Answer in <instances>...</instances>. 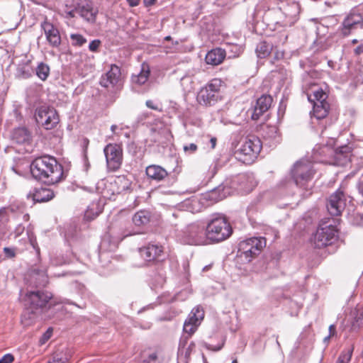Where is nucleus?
I'll list each match as a JSON object with an SVG mask.
<instances>
[{"label": "nucleus", "mask_w": 363, "mask_h": 363, "mask_svg": "<svg viewBox=\"0 0 363 363\" xmlns=\"http://www.w3.org/2000/svg\"><path fill=\"white\" fill-rule=\"evenodd\" d=\"M32 177L45 184L53 185L63 179V167L50 155L35 158L30 164Z\"/></svg>", "instance_id": "f257e3e1"}, {"label": "nucleus", "mask_w": 363, "mask_h": 363, "mask_svg": "<svg viewBox=\"0 0 363 363\" xmlns=\"http://www.w3.org/2000/svg\"><path fill=\"white\" fill-rule=\"evenodd\" d=\"M52 297V294L48 291H35L27 293L24 296V318L28 315L29 319H33Z\"/></svg>", "instance_id": "f03ea898"}, {"label": "nucleus", "mask_w": 363, "mask_h": 363, "mask_svg": "<svg viewBox=\"0 0 363 363\" xmlns=\"http://www.w3.org/2000/svg\"><path fill=\"white\" fill-rule=\"evenodd\" d=\"M233 229L224 216L212 218L206 226V236L213 242H221L230 236Z\"/></svg>", "instance_id": "7ed1b4c3"}, {"label": "nucleus", "mask_w": 363, "mask_h": 363, "mask_svg": "<svg viewBox=\"0 0 363 363\" xmlns=\"http://www.w3.org/2000/svg\"><path fill=\"white\" fill-rule=\"evenodd\" d=\"M291 174L297 186L306 188L307 183L313 178L315 169L312 162L306 160H301L294 164Z\"/></svg>", "instance_id": "20e7f679"}, {"label": "nucleus", "mask_w": 363, "mask_h": 363, "mask_svg": "<svg viewBox=\"0 0 363 363\" xmlns=\"http://www.w3.org/2000/svg\"><path fill=\"white\" fill-rule=\"evenodd\" d=\"M261 150L262 143L259 138L255 135H248L237 150L236 154L239 160L244 163H250L257 158Z\"/></svg>", "instance_id": "39448f33"}, {"label": "nucleus", "mask_w": 363, "mask_h": 363, "mask_svg": "<svg viewBox=\"0 0 363 363\" xmlns=\"http://www.w3.org/2000/svg\"><path fill=\"white\" fill-rule=\"evenodd\" d=\"M222 82L219 79H211L201 88L197 96L198 102L203 106H212L220 99Z\"/></svg>", "instance_id": "423d86ee"}, {"label": "nucleus", "mask_w": 363, "mask_h": 363, "mask_svg": "<svg viewBox=\"0 0 363 363\" xmlns=\"http://www.w3.org/2000/svg\"><path fill=\"white\" fill-rule=\"evenodd\" d=\"M337 230L333 224L321 223L312 238L316 248H323L330 245L337 239Z\"/></svg>", "instance_id": "0eeeda50"}, {"label": "nucleus", "mask_w": 363, "mask_h": 363, "mask_svg": "<svg viewBox=\"0 0 363 363\" xmlns=\"http://www.w3.org/2000/svg\"><path fill=\"white\" fill-rule=\"evenodd\" d=\"M36 123L45 130L54 129L60 122L57 111L52 106L43 105L35 111Z\"/></svg>", "instance_id": "6e6552de"}, {"label": "nucleus", "mask_w": 363, "mask_h": 363, "mask_svg": "<svg viewBox=\"0 0 363 363\" xmlns=\"http://www.w3.org/2000/svg\"><path fill=\"white\" fill-rule=\"evenodd\" d=\"M265 245L266 241L264 238H252L240 242L238 251L240 253L241 257H244L247 262H250L259 254Z\"/></svg>", "instance_id": "1a4fd4ad"}, {"label": "nucleus", "mask_w": 363, "mask_h": 363, "mask_svg": "<svg viewBox=\"0 0 363 363\" xmlns=\"http://www.w3.org/2000/svg\"><path fill=\"white\" fill-rule=\"evenodd\" d=\"M108 168L115 172L118 170L123 162V150L117 144H108L104 149Z\"/></svg>", "instance_id": "9d476101"}, {"label": "nucleus", "mask_w": 363, "mask_h": 363, "mask_svg": "<svg viewBox=\"0 0 363 363\" xmlns=\"http://www.w3.org/2000/svg\"><path fill=\"white\" fill-rule=\"evenodd\" d=\"M186 241L189 245H201L208 243V238L206 236V230L203 227L196 224L188 226L185 232Z\"/></svg>", "instance_id": "9b49d317"}, {"label": "nucleus", "mask_w": 363, "mask_h": 363, "mask_svg": "<svg viewBox=\"0 0 363 363\" xmlns=\"http://www.w3.org/2000/svg\"><path fill=\"white\" fill-rule=\"evenodd\" d=\"M345 196L342 191L337 190L333 194L327 204V208L331 216H340L345 207Z\"/></svg>", "instance_id": "f8f14e48"}, {"label": "nucleus", "mask_w": 363, "mask_h": 363, "mask_svg": "<svg viewBox=\"0 0 363 363\" xmlns=\"http://www.w3.org/2000/svg\"><path fill=\"white\" fill-rule=\"evenodd\" d=\"M140 253L143 259L147 263L160 262L163 259V247L157 245H148L140 248Z\"/></svg>", "instance_id": "ddd939ff"}, {"label": "nucleus", "mask_w": 363, "mask_h": 363, "mask_svg": "<svg viewBox=\"0 0 363 363\" xmlns=\"http://www.w3.org/2000/svg\"><path fill=\"white\" fill-rule=\"evenodd\" d=\"M41 28L44 30L46 39L49 44L55 48L58 47L61 43V36L57 28H56L47 18L41 23Z\"/></svg>", "instance_id": "4468645a"}, {"label": "nucleus", "mask_w": 363, "mask_h": 363, "mask_svg": "<svg viewBox=\"0 0 363 363\" xmlns=\"http://www.w3.org/2000/svg\"><path fill=\"white\" fill-rule=\"evenodd\" d=\"M121 75L120 67L116 65H111L110 70L101 77L100 84L106 88L113 87L119 84Z\"/></svg>", "instance_id": "2eb2a0df"}, {"label": "nucleus", "mask_w": 363, "mask_h": 363, "mask_svg": "<svg viewBox=\"0 0 363 363\" xmlns=\"http://www.w3.org/2000/svg\"><path fill=\"white\" fill-rule=\"evenodd\" d=\"M272 103V98L269 95L264 94L261 96L256 101L253 113L252 114V119L257 121L259 117L265 113L271 107Z\"/></svg>", "instance_id": "dca6fc26"}, {"label": "nucleus", "mask_w": 363, "mask_h": 363, "mask_svg": "<svg viewBox=\"0 0 363 363\" xmlns=\"http://www.w3.org/2000/svg\"><path fill=\"white\" fill-rule=\"evenodd\" d=\"M55 197V193L52 190L47 188H40L36 189L33 194L27 195V200L30 201L31 203L35 202L43 203L52 200Z\"/></svg>", "instance_id": "f3484780"}, {"label": "nucleus", "mask_w": 363, "mask_h": 363, "mask_svg": "<svg viewBox=\"0 0 363 363\" xmlns=\"http://www.w3.org/2000/svg\"><path fill=\"white\" fill-rule=\"evenodd\" d=\"M362 16L358 13L350 14L343 21V27L342 32L344 35H348L352 30L357 29L358 27L362 28Z\"/></svg>", "instance_id": "a211bd4d"}, {"label": "nucleus", "mask_w": 363, "mask_h": 363, "mask_svg": "<svg viewBox=\"0 0 363 363\" xmlns=\"http://www.w3.org/2000/svg\"><path fill=\"white\" fill-rule=\"evenodd\" d=\"M75 11L86 21L94 23L97 14V10H94L91 4L86 3L85 5H78Z\"/></svg>", "instance_id": "6ab92c4d"}, {"label": "nucleus", "mask_w": 363, "mask_h": 363, "mask_svg": "<svg viewBox=\"0 0 363 363\" xmlns=\"http://www.w3.org/2000/svg\"><path fill=\"white\" fill-rule=\"evenodd\" d=\"M225 57V51L221 48H216L209 51L205 57L206 62L211 65H218Z\"/></svg>", "instance_id": "aec40b11"}, {"label": "nucleus", "mask_w": 363, "mask_h": 363, "mask_svg": "<svg viewBox=\"0 0 363 363\" xmlns=\"http://www.w3.org/2000/svg\"><path fill=\"white\" fill-rule=\"evenodd\" d=\"M147 176L156 181H162L165 179L168 173L163 167L159 165L151 164L146 167Z\"/></svg>", "instance_id": "412c9836"}, {"label": "nucleus", "mask_w": 363, "mask_h": 363, "mask_svg": "<svg viewBox=\"0 0 363 363\" xmlns=\"http://www.w3.org/2000/svg\"><path fill=\"white\" fill-rule=\"evenodd\" d=\"M29 276L30 281L36 286H45L48 283V278L45 269H33Z\"/></svg>", "instance_id": "4be33fe9"}, {"label": "nucleus", "mask_w": 363, "mask_h": 363, "mask_svg": "<svg viewBox=\"0 0 363 363\" xmlns=\"http://www.w3.org/2000/svg\"><path fill=\"white\" fill-rule=\"evenodd\" d=\"M350 153L351 147L347 145L337 148L334 153L335 164L337 165H345L350 160Z\"/></svg>", "instance_id": "5701e85b"}, {"label": "nucleus", "mask_w": 363, "mask_h": 363, "mask_svg": "<svg viewBox=\"0 0 363 363\" xmlns=\"http://www.w3.org/2000/svg\"><path fill=\"white\" fill-rule=\"evenodd\" d=\"M150 74V67L146 63H143L141 70L138 74H133L131 77L133 84L136 85H143L147 81Z\"/></svg>", "instance_id": "b1692460"}, {"label": "nucleus", "mask_w": 363, "mask_h": 363, "mask_svg": "<svg viewBox=\"0 0 363 363\" xmlns=\"http://www.w3.org/2000/svg\"><path fill=\"white\" fill-rule=\"evenodd\" d=\"M330 110V104L327 101H315L313 104V113L318 120L325 118Z\"/></svg>", "instance_id": "393cba45"}, {"label": "nucleus", "mask_w": 363, "mask_h": 363, "mask_svg": "<svg viewBox=\"0 0 363 363\" xmlns=\"http://www.w3.org/2000/svg\"><path fill=\"white\" fill-rule=\"evenodd\" d=\"M273 50V45L266 41L259 43L256 48V54L259 58H266Z\"/></svg>", "instance_id": "a878e982"}, {"label": "nucleus", "mask_w": 363, "mask_h": 363, "mask_svg": "<svg viewBox=\"0 0 363 363\" xmlns=\"http://www.w3.org/2000/svg\"><path fill=\"white\" fill-rule=\"evenodd\" d=\"M150 221V214L145 211L137 212L133 217V222L135 225L140 226L148 223Z\"/></svg>", "instance_id": "bb28decb"}, {"label": "nucleus", "mask_w": 363, "mask_h": 363, "mask_svg": "<svg viewBox=\"0 0 363 363\" xmlns=\"http://www.w3.org/2000/svg\"><path fill=\"white\" fill-rule=\"evenodd\" d=\"M203 317L204 311L203 308L199 306H196L192 309L186 320L191 319V322H193V323L200 325Z\"/></svg>", "instance_id": "cd10ccee"}, {"label": "nucleus", "mask_w": 363, "mask_h": 363, "mask_svg": "<svg viewBox=\"0 0 363 363\" xmlns=\"http://www.w3.org/2000/svg\"><path fill=\"white\" fill-rule=\"evenodd\" d=\"M114 184L117 186L116 193L120 194L129 189L130 182L125 176H119L116 179Z\"/></svg>", "instance_id": "c85d7f7f"}, {"label": "nucleus", "mask_w": 363, "mask_h": 363, "mask_svg": "<svg viewBox=\"0 0 363 363\" xmlns=\"http://www.w3.org/2000/svg\"><path fill=\"white\" fill-rule=\"evenodd\" d=\"M67 349H65V351L62 350V351H56L53 353L52 357V362L49 361V363H65L67 362L69 358L70 355L67 354Z\"/></svg>", "instance_id": "c756f323"}, {"label": "nucleus", "mask_w": 363, "mask_h": 363, "mask_svg": "<svg viewBox=\"0 0 363 363\" xmlns=\"http://www.w3.org/2000/svg\"><path fill=\"white\" fill-rule=\"evenodd\" d=\"M35 74L42 81H45L50 74L49 66L44 62L39 63L35 69Z\"/></svg>", "instance_id": "7c9ffc66"}, {"label": "nucleus", "mask_w": 363, "mask_h": 363, "mask_svg": "<svg viewBox=\"0 0 363 363\" xmlns=\"http://www.w3.org/2000/svg\"><path fill=\"white\" fill-rule=\"evenodd\" d=\"M328 97L325 92H324L321 89H318L316 91L313 92V94H308V100L314 104L315 101L324 102L326 101V98Z\"/></svg>", "instance_id": "2f4dec72"}, {"label": "nucleus", "mask_w": 363, "mask_h": 363, "mask_svg": "<svg viewBox=\"0 0 363 363\" xmlns=\"http://www.w3.org/2000/svg\"><path fill=\"white\" fill-rule=\"evenodd\" d=\"M27 235L29 240V242L30 245L33 247V248L35 250L36 254L39 255L40 253V248L38 245V243L36 242V238L33 235V233L32 231V229L29 227L27 230Z\"/></svg>", "instance_id": "473e14b6"}, {"label": "nucleus", "mask_w": 363, "mask_h": 363, "mask_svg": "<svg viewBox=\"0 0 363 363\" xmlns=\"http://www.w3.org/2000/svg\"><path fill=\"white\" fill-rule=\"evenodd\" d=\"M199 325L193 323L190 320H186L184 324V331L186 333H188L189 335H191L196 330L197 327Z\"/></svg>", "instance_id": "72a5a7b5"}, {"label": "nucleus", "mask_w": 363, "mask_h": 363, "mask_svg": "<svg viewBox=\"0 0 363 363\" xmlns=\"http://www.w3.org/2000/svg\"><path fill=\"white\" fill-rule=\"evenodd\" d=\"M352 350H344L339 356L337 363H348L352 357Z\"/></svg>", "instance_id": "f704fd0d"}, {"label": "nucleus", "mask_w": 363, "mask_h": 363, "mask_svg": "<svg viewBox=\"0 0 363 363\" xmlns=\"http://www.w3.org/2000/svg\"><path fill=\"white\" fill-rule=\"evenodd\" d=\"M70 38L72 40V45L74 46H82L86 42V38L80 34H72Z\"/></svg>", "instance_id": "c9c22d12"}, {"label": "nucleus", "mask_w": 363, "mask_h": 363, "mask_svg": "<svg viewBox=\"0 0 363 363\" xmlns=\"http://www.w3.org/2000/svg\"><path fill=\"white\" fill-rule=\"evenodd\" d=\"M220 191V188L218 187L217 189H213L208 194V199L210 200H213L215 202H217L220 200H222L223 198H225V195L224 194H218V193H219Z\"/></svg>", "instance_id": "e433bc0d"}, {"label": "nucleus", "mask_w": 363, "mask_h": 363, "mask_svg": "<svg viewBox=\"0 0 363 363\" xmlns=\"http://www.w3.org/2000/svg\"><path fill=\"white\" fill-rule=\"evenodd\" d=\"M52 329L49 328L45 333L43 335L42 337L40 340V342L41 345L45 344L52 336Z\"/></svg>", "instance_id": "4c0bfd02"}, {"label": "nucleus", "mask_w": 363, "mask_h": 363, "mask_svg": "<svg viewBox=\"0 0 363 363\" xmlns=\"http://www.w3.org/2000/svg\"><path fill=\"white\" fill-rule=\"evenodd\" d=\"M100 45L101 41L99 40H94L89 43V48L91 51L96 52Z\"/></svg>", "instance_id": "58836bf2"}, {"label": "nucleus", "mask_w": 363, "mask_h": 363, "mask_svg": "<svg viewBox=\"0 0 363 363\" xmlns=\"http://www.w3.org/2000/svg\"><path fill=\"white\" fill-rule=\"evenodd\" d=\"M145 104L146 106L149 108H151L152 110H156V111H162V108L159 107V106L157 104H156L155 103V101H153L152 100H147L145 102Z\"/></svg>", "instance_id": "ea45409f"}, {"label": "nucleus", "mask_w": 363, "mask_h": 363, "mask_svg": "<svg viewBox=\"0 0 363 363\" xmlns=\"http://www.w3.org/2000/svg\"><path fill=\"white\" fill-rule=\"evenodd\" d=\"M14 360V357L11 354H6L0 359V363H11Z\"/></svg>", "instance_id": "a19ab883"}, {"label": "nucleus", "mask_w": 363, "mask_h": 363, "mask_svg": "<svg viewBox=\"0 0 363 363\" xmlns=\"http://www.w3.org/2000/svg\"><path fill=\"white\" fill-rule=\"evenodd\" d=\"M197 150V145L194 143H191L188 145H185L184 147V150L185 152H190L191 153H193L196 152Z\"/></svg>", "instance_id": "79ce46f5"}, {"label": "nucleus", "mask_w": 363, "mask_h": 363, "mask_svg": "<svg viewBox=\"0 0 363 363\" xmlns=\"http://www.w3.org/2000/svg\"><path fill=\"white\" fill-rule=\"evenodd\" d=\"M23 134H24V144L26 143H28V144H31L32 143V136H31L30 132L28 131V130L24 128Z\"/></svg>", "instance_id": "37998d69"}, {"label": "nucleus", "mask_w": 363, "mask_h": 363, "mask_svg": "<svg viewBox=\"0 0 363 363\" xmlns=\"http://www.w3.org/2000/svg\"><path fill=\"white\" fill-rule=\"evenodd\" d=\"M4 251L7 257L11 258L15 256L14 250L9 247H4Z\"/></svg>", "instance_id": "c03bdc74"}, {"label": "nucleus", "mask_w": 363, "mask_h": 363, "mask_svg": "<svg viewBox=\"0 0 363 363\" xmlns=\"http://www.w3.org/2000/svg\"><path fill=\"white\" fill-rule=\"evenodd\" d=\"M157 359V355L156 353H152L149 355L148 359L145 360L144 362L150 363L151 362H156Z\"/></svg>", "instance_id": "a18cd8bd"}, {"label": "nucleus", "mask_w": 363, "mask_h": 363, "mask_svg": "<svg viewBox=\"0 0 363 363\" xmlns=\"http://www.w3.org/2000/svg\"><path fill=\"white\" fill-rule=\"evenodd\" d=\"M335 334V326L334 325H330L329 326V335L333 337Z\"/></svg>", "instance_id": "49530a36"}, {"label": "nucleus", "mask_w": 363, "mask_h": 363, "mask_svg": "<svg viewBox=\"0 0 363 363\" xmlns=\"http://www.w3.org/2000/svg\"><path fill=\"white\" fill-rule=\"evenodd\" d=\"M127 2L130 6L134 7L139 4L140 0H127Z\"/></svg>", "instance_id": "de8ad7c7"}, {"label": "nucleus", "mask_w": 363, "mask_h": 363, "mask_svg": "<svg viewBox=\"0 0 363 363\" xmlns=\"http://www.w3.org/2000/svg\"><path fill=\"white\" fill-rule=\"evenodd\" d=\"M284 57V53L282 52H280V51H276L274 52V59L275 60H279L281 58H282Z\"/></svg>", "instance_id": "09e8293b"}, {"label": "nucleus", "mask_w": 363, "mask_h": 363, "mask_svg": "<svg viewBox=\"0 0 363 363\" xmlns=\"http://www.w3.org/2000/svg\"><path fill=\"white\" fill-rule=\"evenodd\" d=\"M216 138H211V140H210V143H211V148L212 149H214L216 145Z\"/></svg>", "instance_id": "8fccbe9b"}, {"label": "nucleus", "mask_w": 363, "mask_h": 363, "mask_svg": "<svg viewBox=\"0 0 363 363\" xmlns=\"http://www.w3.org/2000/svg\"><path fill=\"white\" fill-rule=\"evenodd\" d=\"M12 169L14 172L18 174V175H21V169H19L18 166L16 164V166L12 167Z\"/></svg>", "instance_id": "3c124183"}, {"label": "nucleus", "mask_w": 363, "mask_h": 363, "mask_svg": "<svg viewBox=\"0 0 363 363\" xmlns=\"http://www.w3.org/2000/svg\"><path fill=\"white\" fill-rule=\"evenodd\" d=\"M356 322H358L359 320L363 319V309L359 312V313L357 315V317L356 318Z\"/></svg>", "instance_id": "603ef678"}, {"label": "nucleus", "mask_w": 363, "mask_h": 363, "mask_svg": "<svg viewBox=\"0 0 363 363\" xmlns=\"http://www.w3.org/2000/svg\"><path fill=\"white\" fill-rule=\"evenodd\" d=\"M354 51L357 54H359L360 52H363V47L359 46L354 50Z\"/></svg>", "instance_id": "864d4df0"}, {"label": "nucleus", "mask_w": 363, "mask_h": 363, "mask_svg": "<svg viewBox=\"0 0 363 363\" xmlns=\"http://www.w3.org/2000/svg\"><path fill=\"white\" fill-rule=\"evenodd\" d=\"M359 225H362L363 227V214L359 215Z\"/></svg>", "instance_id": "5fc2aeb1"}, {"label": "nucleus", "mask_w": 363, "mask_h": 363, "mask_svg": "<svg viewBox=\"0 0 363 363\" xmlns=\"http://www.w3.org/2000/svg\"><path fill=\"white\" fill-rule=\"evenodd\" d=\"M155 1L156 0H145V2L150 5L153 4Z\"/></svg>", "instance_id": "6e6d98bb"}, {"label": "nucleus", "mask_w": 363, "mask_h": 363, "mask_svg": "<svg viewBox=\"0 0 363 363\" xmlns=\"http://www.w3.org/2000/svg\"><path fill=\"white\" fill-rule=\"evenodd\" d=\"M190 346L186 349V353H185V357H188L190 354Z\"/></svg>", "instance_id": "4d7b16f0"}, {"label": "nucleus", "mask_w": 363, "mask_h": 363, "mask_svg": "<svg viewBox=\"0 0 363 363\" xmlns=\"http://www.w3.org/2000/svg\"><path fill=\"white\" fill-rule=\"evenodd\" d=\"M117 129V125H112L111 127V130L113 133H115L116 130Z\"/></svg>", "instance_id": "13d9d810"}, {"label": "nucleus", "mask_w": 363, "mask_h": 363, "mask_svg": "<svg viewBox=\"0 0 363 363\" xmlns=\"http://www.w3.org/2000/svg\"><path fill=\"white\" fill-rule=\"evenodd\" d=\"M4 217V211H0V220H2Z\"/></svg>", "instance_id": "bf43d9fd"}, {"label": "nucleus", "mask_w": 363, "mask_h": 363, "mask_svg": "<svg viewBox=\"0 0 363 363\" xmlns=\"http://www.w3.org/2000/svg\"><path fill=\"white\" fill-rule=\"evenodd\" d=\"M331 337H332V336H330V335H328V336L325 337L324 338V342H328L329 341V340H330V338Z\"/></svg>", "instance_id": "052dcab7"}, {"label": "nucleus", "mask_w": 363, "mask_h": 363, "mask_svg": "<svg viewBox=\"0 0 363 363\" xmlns=\"http://www.w3.org/2000/svg\"><path fill=\"white\" fill-rule=\"evenodd\" d=\"M272 130L274 131V133H276V132H277L276 128L272 127Z\"/></svg>", "instance_id": "680f3d73"}, {"label": "nucleus", "mask_w": 363, "mask_h": 363, "mask_svg": "<svg viewBox=\"0 0 363 363\" xmlns=\"http://www.w3.org/2000/svg\"><path fill=\"white\" fill-rule=\"evenodd\" d=\"M69 15L70 16H72V17H73V16H73V14H72V11H70V12L69 13Z\"/></svg>", "instance_id": "e2e57ef3"}, {"label": "nucleus", "mask_w": 363, "mask_h": 363, "mask_svg": "<svg viewBox=\"0 0 363 363\" xmlns=\"http://www.w3.org/2000/svg\"><path fill=\"white\" fill-rule=\"evenodd\" d=\"M232 363H238L237 359L233 360Z\"/></svg>", "instance_id": "0e129e2a"}, {"label": "nucleus", "mask_w": 363, "mask_h": 363, "mask_svg": "<svg viewBox=\"0 0 363 363\" xmlns=\"http://www.w3.org/2000/svg\"><path fill=\"white\" fill-rule=\"evenodd\" d=\"M26 152H30V151H31V150L26 149Z\"/></svg>", "instance_id": "69168bd1"}, {"label": "nucleus", "mask_w": 363, "mask_h": 363, "mask_svg": "<svg viewBox=\"0 0 363 363\" xmlns=\"http://www.w3.org/2000/svg\"><path fill=\"white\" fill-rule=\"evenodd\" d=\"M26 217H28V215H26V216L24 215L23 216L24 219L26 218Z\"/></svg>", "instance_id": "338daca9"}]
</instances>
